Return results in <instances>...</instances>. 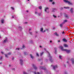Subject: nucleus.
I'll return each instance as SVG.
<instances>
[{"mask_svg":"<svg viewBox=\"0 0 74 74\" xmlns=\"http://www.w3.org/2000/svg\"><path fill=\"white\" fill-rule=\"evenodd\" d=\"M60 42V40H59L58 41V42Z\"/></svg>","mask_w":74,"mask_h":74,"instance_id":"603ef678","label":"nucleus"},{"mask_svg":"<svg viewBox=\"0 0 74 74\" xmlns=\"http://www.w3.org/2000/svg\"><path fill=\"white\" fill-rule=\"evenodd\" d=\"M11 53H7V55H11Z\"/></svg>","mask_w":74,"mask_h":74,"instance_id":"b1692460","label":"nucleus"},{"mask_svg":"<svg viewBox=\"0 0 74 74\" xmlns=\"http://www.w3.org/2000/svg\"><path fill=\"white\" fill-rule=\"evenodd\" d=\"M1 53L2 54H3L4 53V52H1Z\"/></svg>","mask_w":74,"mask_h":74,"instance_id":"49530a36","label":"nucleus"},{"mask_svg":"<svg viewBox=\"0 0 74 74\" xmlns=\"http://www.w3.org/2000/svg\"><path fill=\"white\" fill-rule=\"evenodd\" d=\"M25 48V46L23 45V48Z\"/></svg>","mask_w":74,"mask_h":74,"instance_id":"c756f323","label":"nucleus"},{"mask_svg":"<svg viewBox=\"0 0 74 74\" xmlns=\"http://www.w3.org/2000/svg\"><path fill=\"white\" fill-rule=\"evenodd\" d=\"M64 8H66V9H67L68 8V9H69L70 8L69 7H64Z\"/></svg>","mask_w":74,"mask_h":74,"instance_id":"bb28decb","label":"nucleus"},{"mask_svg":"<svg viewBox=\"0 0 74 74\" xmlns=\"http://www.w3.org/2000/svg\"><path fill=\"white\" fill-rule=\"evenodd\" d=\"M64 23H62V24H61L60 25V27H63V25Z\"/></svg>","mask_w":74,"mask_h":74,"instance_id":"f8f14e48","label":"nucleus"},{"mask_svg":"<svg viewBox=\"0 0 74 74\" xmlns=\"http://www.w3.org/2000/svg\"><path fill=\"white\" fill-rule=\"evenodd\" d=\"M5 58H8V56H7V54H5Z\"/></svg>","mask_w":74,"mask_h":74,"instance_id":"a878e982","label":"nucleus"},{"mask_svg":"<svg viewBox=\"0 0 74 74\" xmlns=\"http://www.w3.org/2000/svg\"><path fill=\"white\" fill-rule=\"evenodd\" d=\"M45 60L46 62H48V60L46 59Z\"/></svg>","mask_w":74,"mask_h":74,"instance_id":"6e6d98bb","label":"nucleus"},{"mask_svg":"<svg viewBox=\"0 0 74 74\" xmlns=\"http://www.w3.org/2000/svg\"><path fill=\"white\" fill-rule=\"evenodd\" d=\"M45 30L44 31L42 32V33H44V32H45Z\"/></svg>","mask_w":74,"mask_h":74,"instance_id":"3c124183","label":"nucleus"},{"mask_svg":"<svg viewBox=\"0 0 74 74\" xmlns=\"http://www.w3.org/2000/svg\"><path fill=\"white\" fill-rule=\"evenodd\" d=\"M58 68V66L57 65H56L55 66H53V69H54V70H55V69L56 68Z\"/></svg>","mask_w":74,"mask_h":74,"instance_id":"9d476101","label":"nucleus"},{"mask_svg":"<svg viewBox=\"0 0 74 74\" xmlns=\"http://www.w3.org/2000/svg\"><path fill=\"white\" fill-rule=\"evenodd\" d=\"M63 40L64 42H67V40L65 38L63 39Z\"/></svg>","mask_w":74,"mask_h":74,"instance_id":"4468645a","label":"nucleus"},{"mask_svg":"<svg viewBox=\"0 0 74 74\" xmlns=\"http://www.w3.org/2000/svg\"><path fill=\"white\" fill-rule=\"evenodd\" d=\"M50 2H52L53 0H49Z\"/></svg>","mask_w":74,"mask_h":74,"instance_id":"58836bf2","label":"nucleus"},{"mask_svg":"<svg viewBox=\"0 0 74 74\" xmlns=\"http://www.w3.org/2000/svg\"><path fill=\"white\" fill-rule=\"evenodd\" d=\"M18 29L19 30H22V28L21 27H18Z\"/></svg>","mask_w":74,"mask_h":74,"instance_id":"412c9836","label":"nucleus"},{"mask_svg":"<svg viewBox=\"0 0 74 74\" xmlns=\"http://www.w3.org/2000/svg\"><path fill=\"white\" fill-rule=\"evenodd\" d=\"M36 56H38H38H39V55L38 54V53H36Z\"/></svg>","mask_w":74,"mask_h":74,"instance_id":"cd10ccee","label":"nucleus"},{"mask_svg":"<svg viewBox=\"0 0 74 74\" xmlns=\"http://www.w3.org/2000/svg\"><path fill=\"white\" fill-rule=\"evenodd\" d=\"M54 53H55V54H56V51H55Z\"/></svg>","mask_w":74,"mask_h":74,"instance_id":"a19ab883","label":"nucleus"},{"mask_svg":"<svg viewBox=\"0 0 74 74\" xmlns=\"http://www.w3.org/2000/svg\"><path fill=\"white\" fill-rule=\"evenodd\" d=\"M64 46L65 47H68V45H66V44H64Z\"/></svg>","mask_w":74,"mask_h":74,"instance_id":"4be33fe9","label":"nucleus"},{"mask_svg":"<svg viewBox=\"0 0 74 74\" xmlns=\"http://www.w3.org/2000/svg\"><path fill=\"white\" fill-rule=\"evenodd\" d=\"M67 22V20H64V21H63V23L64 24L66 23V22Z\"/></svg>","mask_w":74,"mask_h":74,"instance_id":"dca6fc26","label":"nucleus"},{"mask_svg":"<svg viewBox=\"0 0 74 74\" xmlns=\"http://www.w3.org/2000/svg\"><path fill=\"white\" fill-rule=\"evenodd\" d=\"M59 58H60V59H62V56H59Z\"/></svg>","mask_w":74,"mask_h":74,"instance_id":"473e14b6","label":"nucleus"},{"mask_svg":"<svg viewBox=\"0 0 74 74\" xmlns=\"http://www.w3.org/2000/svg\"><path fill=\"white\" fill-rule=\"evenodd\" d=\"M63 1L66 3H68V4H69V5H73V3L71 2H70L69 1L66 0H64Z\"/></svg>","mask_w":74,"mask_h":74,"instance_id":"f03ea898","label":"nucleus"},{"mask_svg":"<svg viewBox=\"0 0 74 74\" xmlns=\"http://www.w3.org/2000/svg\"><path fill=\"white\" fill-rule=\"evenodd\" d=\"M12 70H14V71H15V68H12Z\"/></svg>","mask_w":74,"mask_h":74,"instance_id":"72a5a7b5","label":"nucleus"},{"mask_svg":"<svg viewBox=\"0 0 74 74\" xmlns=\"http://www.w3.org/2000/svg\"><path fill=\"white\" fill-rule=\"evenodd\" d=\"M46 30H47V31H48V29H46Z\"/></svg>","mask_w":74,"mask_h":74,"instance_id":"680f3d73","label":"nucleus"},{"mask_svg":"<svg viewBox=\"0 0 74 74\" xmlns=\"http://www.w3.org/2000/svg\"><path fill=\"white\" fill-rule=\"evenodd\" d=\"M47 53L49 55V56L48 57H49V60H50L51 63H52L53 62V59H52V57L51 56V55H50V53H49L48 52H47Z\"/></svg>","mask_w":74,"mask_h":74,"instance_id":"f257e3e1","label":"nucleus"},{"mask_svg":"<svg viewBox=\"0 0 74 74\" xmlns=\"http://www.w3.org/2000/svg\"><path fill=\"white\" fill-rule=\"evenodd\" d=\"M65 74H67V72H65Z\"/></svg>","mask_w":74,"mask_h":74,"instance_id":"052dcab7","label":"nucleus"},{"mask_svg":"<svg viewBox=\"0 0 74 74\" xmlns=\"http://www.w3.org/2000/svg\"><path fill=\"white\" fill-rule=\"evenodd\" d=\"M26 53V52H24V55H25Z\"/></svg>","mask_w":74,"mask_h":74,"instance_id":"09e8293b","label":"nucleus"},{"mask_svg":"<svg viewBox=\"0 0 74 74\" xmlns=\"http://www.w3.org/2000/svg\"><path fill=\"white\" fill-rule=\"evenodd\" d=\"M2 63H3V62H0V64H2Z\"/></svg>","mask_w":74,"mask_h":74,"instance_id":"5fc2aeb1","label":"nucleus"},{"mask_svg":"<svg viewBox=\"0 0 74 74\" xmlns=\"http://www.w3.org/2000/svg\"><path fill=\"white\" fill-rule=\"evenodd\" d=\"M59 47L60 48H61V50H62V51H64V49H63V47L62 46H60Z\"/></svg>","mask_w":74,"mask_h":74,"instance_id":"6e6552de","label":"nucleus"},{"mask_svg":"<svg viewBox=\"0 0 74 74\" xmlns=\"http://www.w3.org/2000/svg\"><path fill=\"white\" fill-rule=\"evenodd\" d=\"M71 60L72 64H74V59L72 58Z\"/></svg>","mask_w":74,"mask_h":74,"instance_id":"9b49d317","label":"nucleus"},{"mask_svg":"<svg viewBox=\"0 0 74 74\" xmlns=\"http://www.w3.org/2000/svg\"><path fill=\"white\" fill-rule=\"evenodd\" d=\"M14 59V57L12 58V60H13Z\"/></svg>","mask_w":74,"mask_h":74,"instance_id":"de8ad7c7","label":"nucleus"},{"mask_svg":"<svg viewBox=\"0 0 74 74\" xmlns=\"http://www.w3.org/2000/svg\"><path fill=\"white\" fill-rule=\"evenodd\" d=\"M32 66L34 68V69L35 70H37L38 69V67L36 66V65L34 64H32Z\"/></svg>","mask_w":74,"mask_h":74,"instance_id":"39448f33","label":"nucleus"},{"mask_svg":"<svg viewBox=\"0 0 74 74\" xmlns=\"http://www.w3.org/2000/svg\"><path fill=\"white\" fill-rule=\"evenodd\" d=\"M54 51H56V48H54Z\"/></svg>","mask_w":74,"mask_h":74,"instance_id":"37998d69","label":"nucleus"},{"mask_svg":"<svg viewBox=\"0 0 74 74\" xmlns=\"http://www.w3.org/2000/svg\"><path fill=\"white\" fill-rule=\"evenodd\" d=\"M47 10H49V8H46L45 9V11L46 12H47Z\"/></svg>","mask_w":74,"mask_h":74,"instance_id":"1a4fd4ad","label":"nucleus"},{"mask_svg":"<svg viewBox=\"0 0 74 74\" xmlns=\"http://www.w3.org/2000/svg\"><path fill=\"white\" fill-rule=\"evenodd\" d=\"M39 9H40V10H41L42 9V7L41 6H39L38 7Z\"/></svg>","mask_w":74,"mask_h":74,"instance_id":"5701e85b","label":"nucleus"},{"mask_svg":"<svg viewBox=\"0 0 74 74\" xmlns=\"http://www.w3.org/2000/svg\"><path fill=\"white\" fill-rule=\"evenodd\" d=\"M73 10H74V9H73V8H70L69 11L71 14H73Z\"/></svg>","mask_w":74,"mask_h":74,"instance_id":"423d86ee","label":"nucleus"},{"mask_svg":"<svg viewBox=\"0 0 74 74\" xmlns=\"http://www.w3.org/2000/svg\"><path fill=\"white\" fill-rule=\"evenodd\" d=\"M64 51H65L66 53H67L68 54L70 53V52H71V50H70L64 49Z\"/></svg>","mask_w":74,"mask_h":74,"instance_id":"7ed1b4c3","label":"nucleus"},{"mask_svg":"<svg viewBox=\"0 0 74 74\" xmlns=\"http://www.w3.org/2000/svg\"><path fill=\"white\" fill-rule=\"evenodd\" d=\"M29 34H31V35H32V32H29Z\"/></svg>","mask_w":74,"mask_h":74,"instance_id":"f704fd0d","label":"nucleus"},{"mask_svg":"<svg viewBox=\"0 0 74 74\" xmlns=\"http://www.w3.org/2000/svg\"><path fill=\"white\" fill-rule=\"evenodd\" d=\"M53 16L55 18H56V16H55V15H53Z\"/></svg>","mask_w":74,"mask_h":74,"instance_id":"2f4dec72","label":"nucleus"},{"mask_svg":"<svg viewBox=\"0 0 74 74\" xmlns=\"http://www.w3.org/2000/svg\"><path fill=\"white\" fill-rule=\"evenodd\" d=\"M40 32H43V28H40Z\"/></svg>","mask_w":74,"mask_h":74,"instance_id":"6ab92c4d","label":"nucleus"},{"mask_svg":"<svg viewBox=\"0 0 74 74\" xmlns=\"http://www.w3.org/2000/svg\"><path fill=\"white\" fill-rule=\"evenodd\" d=\"M39 69H40V70H41V69L44 70L45 71H46V70H47V69L45 67L40 66L39 67Z\"/></svg>","mask_w":74,"mask_h":74,"instance_id":"20e7f679","label":"nucleus"},{"mask_svg":"<svg viewBox=\"0 0 74 74\" xmlns=\"http://www.w3.org/2000/svg\"><path fill=\"white\" fill-rule=\"evenodd\" d=\"M38 15L40 16H41V13H39L38 14Z\"/></svg>","mask_w":74,"mask_h":74,"instance_id":"c9c22d12","label":"nucleus"},{"mask_svg":"<svg viewBox=\"0 0 74 74\" xmlns=\"http://www.w3.org/2000/svg\"><path fill=\"white\" fill-rule=\"evenodd\" d=\"M42 62H41V63H40V64L41 65H42Z\"/></svg>","mask_w":74,"mask_h":74,"instance_id":"0e129e2a","label":"nucleus"},{"mask_svg":"<svg viewBox=\"0 0 74 74\" xmlns=\"http://www.w3.org/2000/svg\"><path fill=\"white\" fill-rule=\"evenodd\" d=\"M16 50H17V49L18 50H19V48H16Z\"/></svg>","mask_w":74,"mask_h":74,"instance_id":"79ce46f5","label":"nucleus"},{"mask_svg":"<svg viewBox=\"0 0 74 74\" xmlns=\"http://www.w3.org/2000/svg\"><path fill=\"white\" fill-rule=\"evenodd\" d=\"M65 17H66V18L67 19H69V16H68V15L67 14L65 15Z\"/></svg>","mask_w":74,"mask_h":74,"instance_id":"a211bd4d","label":"nucleus"},{"mask_svg":"<svg viewBox=\"0 0 74 74\" xmlns=\"http://www.w3.org/2000/svg\"><path fill=\"white\" fill-rule=\"evenodd\" d=\"M62 34H64V32H62Z\"/></svg>","mask_w":74,"mask_h":74,"instance_id":"c03bdc74","label":"nucleus"},{"mask_svg":"<svg viewBox=\"0 0 74 74\" xmlns=\"http://www.w3.org/2000/svg\"><path fill=\"white\" fill-rule=\"evenodd\" d=\"M31 41V42H31V43H33V41H32V40Z\"/></svg>","mask_w":74,"mask_h":74,"instance_id":"69168bd1","label":"nucleus"},{"mask_svg":"<svg viewBox=\"0 0 74 74\" xmlns=\"http://www.w3.org/2000/svg\"><path fill=\"white\" fill-rule=\"evenodd\" d=\"M7 41H8V40H5L3 41L4 43H5L6 42H7Z\"/></svg>","mask_w":74,"mask_h":74,"instance_id":"aec40b11","label":"nucleus"},{"mask_svg":"<svg viewBox=\"0 0 74 74\" xmlns=\"http://www.w3.org/2000/svg\"><path fill=\"white\" fill-rule=\"evenodd\" d=\"M50 42H51V43L52 42V41L50 40Z\"/></svg>","mask_w":74,"mask_h":74,"instance_id":"338daca9","label":"nucleus"},{"mask_svg":"<svg viewBox=\"0 0 74 74\" xmlns=\"http://www.w3.org/2000/svg\"><path fill=\"white\" fill-rule=\"evenodd\" d=\"M1 22L2 23H4V20L2 19L1 20Z\"/></svg>","mask_w":74,"mask_h":74,"instance_id":"393cba45","label":"nucleus"},{"mask_svg":"<svg viewBox=\"0 0 74 74\" xmlns=\"http://www.w3.org/2000/svg\"><path fill=\"white\" fill-rule=\"evenodd\" d=\"M3 59V57H2V56H1L0 57V60H1Z\"/></svg>","mask_w":74,"mask_h":74,"instance_id":"7c9ffc66","label":"nucleus"},{"mask_svg":"<svg viewBox=\"0 0 74 74\" xmlns=\"http://www.w3.org/2000/svg\"><path fill=\"white\" fill-rule=\"evenodd\" d=\"M23 60L22 59H20V62L22 66V65H23Z\"/></svg>","mask_w":74,"mask_h":74,"instance_id":"0eeeda50","label":"nucleus"},{"mask_svg":"<svg viewBox=\"0 0 74 74\" xmlns=\"http://www.w3.org/2000/svg\"><path fill=\"white\" fill-rule=\"evenodd\" d=\"M14 18V16H12V18Z\"/></svg>","mask_w":74,"mask_h":74,"instance_id":"bf43d9fd","label":"nucleus"},{"mask_svg":"<svg viewBox=\"0 0 74 74\" xmlns=\"http://www.w3.org/2000/svg\"><path fill=\"white\" fill-rule=\"evenodd\" d=\"M11 8L12 9V10H14V8H12V7H11Z\"/></svg>","mask_w":74,"mask_h":74,"instance_id":"4c0bfd02","label":"nucleus"},{"mask_svg":"<svg viewBox=\"0 0 74 74\" xmlns=\"http://www.w3.org/2000/svg\"><path fill=\"white\" fill-rule=\"evenodd\" d=\"M47 13L48 14L49 13V12L48 11V12H47Z\"/></svg>","mask_w":74,"mask_h":74,"instance_id":"4d7b16f0","label":"nucleus"},{"mask_svg":"<svg viewBox=\"0 0 74 74\" xmlns=\"http://www.w3.org/2000/svg\"><path fill=\"white\" fill-rule=\"evenodd\" d=\"M36 33H38V32L36 31Z\"/></svg>","mask_w":74,"mask_h":74,"instance_id":"774afa93","label":"nucleus"},{"mask_svg":"<svg viewBox=\"0 0 74 74\" xmlns=\"http://www.w3.org/2000/svg\"><path fill=\"white\" fill-rule=\"evenodd\" d=\"M35 13L36 14H37V12H35Z\"/></svg>","mask_w":74,"mask_h":74,"instance_id":"a18cd8bd","label":"nucleus"},{"mask_svg":"<svg viewBox=\"0 0 74 74\" xmlns=\"http://www.w3.org/2000/svg\"><path fill=\"white\" fill-rule=\"evenodd\" d=\"M5 40H8V39L7 38H6V39Z\"/></svg>","mask_w":74,"mask_h":74,"instance_id":"864d4df0","label":"nucleus"},{"mask_svg":"<svg viewBox=\"0 0 74 74\" xmlns=\"http://www.w3.org/2000/svg\"><path fill=\"white\" fill-rule=\"evenodd\" d=\"M55 11H56V9H52V12H55Z\"/></svg>","mask_w":74,"mask_h":74,"instance_id":"2eb2a0df","label":"nucleus"},{"mask_svg":"<svg viewBox=\"0 0 74 74\" xmlns=\"http://www.w3.org/2000/svg\"><path fill=\"white\" fill-rule=\"evenodd\" d=\"M37 74H40V73H39V72H38Z\"/></svg>","mask_w":74,"mask_h":74,"instance_id":"13d9d810","label":"nucleus"},{"mask_svg":"<svg viewBox=\"0 0 74 74\" xmlns=\"http://www.w3.org/2000/svg\"><path fill=\"white\" fill-rule=\"evenodd\" d=\"M52 4H53H53H55V2H53L52 3Z\"/></svg>","mask_w":74,"mask_h":74,"instance_id":"e433bc0d","label":"nucleus"},{"mask_svg":"<svg viewBox=\"0 0 74 74\" xmlns=\"http://www.w3.org/2000/svg\"><path fill=\"white\" fill-rule=\"evenodd\" d=\"M27 12H29V11L28 10H27Z\"/></svg>","mask_w":74,"mask_h":74,"instance_id":"e2e57ef3","label":"nucleus"},{"mask_svg":"<svg viewBox=\"0 0 74 74\" xmlns=\"http://www.w3.org/2000/svg\"><path fill=\"white\" fill-rule=\"evenodd\" d=\"M44 50H45V51H46V49H45V48H44Z\"/></svg>","mask_w":74,"mask_h":74,"instance_id":"8fccbe9b","label":"nucleus"},{"mask_svg":"<svg viewBox=\"0 0 74 74\" xmlns=\"http://www.w3.org/2000/svg\"><path fill=\"white\" fill-rule=\"evenodd\" d=\"M30 56L31 57V58H32V59H34V57L33 56V55H32L30 54Z\"/></svg>","mask_w":74,"mask_h":74,"instance_id":"ddd939ff","label":"nucleus"},{"mask_svg":"<svg viewBox=\"0 0 74 74\" xmlns=\"http://www.w3.org/2000/svg\"><path fill=\"white\" fill-rule=\"evenodd\" d=\"M55 35H56V36H57L58 37L59 36V34H57V33H55Z\"/></svg>","mask_w":74,"mask_h":74,"instance_id":"f3484780","label":"nucleus"},{"mask_svg":"<svg viewBox=\"0 0 74 74\" xmlns=\"http://www.w3.org/2000/svg\"><path fill=\"white\" fill-rule=\"evenodd\" d=\"M43 53H44V52H42V53H41L40 54V56L42 55H43Z\"/></svg>","mask_w":74,"mask_h":74,"instance_id":"c85d7f7f","label":"nucleus"},{"mask_svg":"<svg viewBox=\"0 0 74 74\" xmlns=\"http://www.w3.org/2000/svg\"><path fill=\"white\" fill-rule=\"evenodd\" d=\"M34 74H37V73H36V72H34Z\"/></svg>","mask_w":74,"mask_h":74,"instance_id":"ea45409f","label":"nucleus"}]
</instances>
